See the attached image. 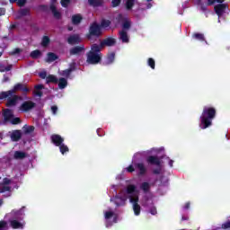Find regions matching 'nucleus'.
I'll return each mask as SVG.
<instances>
[{
  "instance_id": "obj_1",
  "label": "nucleus",
  "mask_w": 230,
  "mask_h": 230,
  "mask_svg": "<svg viewBox=\"0 0 230 230\" xmlns=\"http://www.w3.org/2000/svg\"><path fill=\"white\" fill-rule=\"evenodd\" d=\"M19 91L22 92L23 96H26L30 93V88L26 84L17 83L13 89L0 93V100H6L7 98L5 107H15L19 101H22V96L15 94Z\"/></svg>"
},
{
  "instance_id": "obj_2",
  "label": "nucleus",
  "mask_w": 230,
  "mask_h": 230,
  "mask_svg": "<svg viewBox=\"0 0 230 230\" xmlns=\"http://www.w3.org/2000/svg\"><path fill=\"white\" fill-rule=\"evenodd\" d=\"M26 207H22L20 209H13L10 213L9 226L12 229H24V209Z\"/></svg>"
},
{
  "instance_id": "obj_3",
  "label": "nucleus",
  "mask_w": 230,
  "mask_h": 230,
  "mask_svg": "<svg viewBox=\"0 0 230 230\" xmlns=\"http://www.w3.org/2000/svg\"><path fill=\"white\" fill-rule=\"evenodd\" d=\"M217 118V109L214 107L205 106L203 111L199 117L200 124L199 127L202 130L209 128L213 125V120Z\"/></svg>"
},
{
  "instance_id": "obj_4",
  "label": "nucleus",
  "mask_w": 230,
  "mask_h": 230,
  "mask_svg": "<svg viewBox=\"0 0 230 230\" xmlns=\"http://www.w3.org/2000/svg\"><path fill=\"white\" fill-rule=\"evenodd\" d=\"M103 55L102 54V49L98 44L93 43L91 46V49L86 54V62L91 66H96L102 62Z\"/></svg>"
},
{
  "instance_id": "obj_5",
  "label": "nucleus",
  "mask_w": 230,
  "mask_h": 230,
  "mask_svg": "<svg viewBox=\"0 0 230 230\" xmlns=\"http://www.w3.org/2000/svg\"><path fill=\"white\" fill-rule=\"evenodd\" d=\"M103 35V31L102 30V26L96 22L91 23L88 33L86 34V39L88 40H94V39H100Z\"/></svg>"
},
{
  "instance_id": "obj_6",
  "label": "nucleus",
  "mask_w": 230,
  "mask_h": 230,
  "mask_svg": "<svg viewBox=\"0 0 230 230\" xmlns=\"http://www.w3.org/2000/svg\"><path fill=\"white\" fill-rule=\"evenodd\" d=\"M147 164L151 166H157V169L153 170L155 175H159L161 173V159L157 155H149L146 158Z\"/></svg>"
},
{
  "instance_id": "obj_7",
  "label": "nucleus",
  "mask_w": 230,
  "mask_h": 230,
  "mask_svg": "<svg viewBox=\"0 0 230 230\" xmlns=\"http://www.w3.org/2000/svg\"><path fill=\"white\" fill-rule=\"evenodd\" d=\"M129 202L133 205V211L136 217L141 215V206L139 205V196L137 194L129 196Z\"/></svg>"
},
{
  "instance_id": "obj_8",
  "label": "nucleus",
  "mask_w": 230,
  "mask_h": 230,
  "mask_svg": "<svg viewBox=\"0 0 230 230\" xmlns=\"http://www.w3.org/2000/svg\"><path fill=\"white\" fill-rule=\"evenodd\" d=\"M37 107V103L33 102V101H25L20 106V111L22 112H30V111H33Z\"/></svg>"
},
{
  "instance_id": "obj_9",
  "label": "nucleus",
  "mask_w": 230,
  "mask_h": 230,
  "mask_svg": "<svg viewBox=\"0 0 230 230\" xmlns=\"http://www.w3.org/2000/svg\"><path fill=\"white\" fill-rule=\"evenodd\" d=\"M83 53H85V46L84 45H79V46H75L69 49V55L70 57L76 56L80 57Z\"/></svg>"
},
{
  "instance_id": "obj_10",
  "label": "nucleus",
  "mask_w": 230,
  "mask_h": 230,
  "mask_svg": "<svg viewBox=\"0 0 230 230\" xmlns=\"http://www.w3.org/2000/svg\"><path fill=\"white\" fill-rule=\"evenodd\" d=\"M135 170H137L138 177H145L146 175V172H148V169H146V166L144 163H135L134 164Z\"/></svg>"
},
{
  "instance_id": "obj_11",
  "label": "nucleus",
  "mask_w": 230,
  "mask_h": 230,
  "mask_svg": "<svg viewBox=\"0 0 230 230\" xmlns=\"http://www.w3.org/2000/svg\"><path fill=\"white\" fill-rule=\"evenodd\" d=\"M107 46L108 48H111L112 46H116V39L109 37L101 41L98 45L99 49H103Z\"/></svg>"
},
{
  "instance_id": "obj_12",
  "label": "nucleus",
  "mask_w": 230,
  "mask_h": 230,
  "mask_svg": "<svg viewBox=\"0 0 230 230\" xmlns=\"http://www.w3.org/2000/svg\"><path fill=\"white\" fill-rule=\"evenodd\" d=\"M226 8H227V4L222 3L215 5L214 11L218 17H222V15H224V13H226Z\"/></svg>"
},
{
  "instance_id": "obj_13",
  "label": "nucleus",
  "mask_w": 230,
  "mask_h": 230,
  "mask_svg": "<svg viewBox=\"0 0 230 230\" xmlns=\"http://www.w3.org/2000/svg\"><path fill=\"white\" fill-rule=\"evenodd\" d=\"M82 42V38L78 34H72L67 38V43L70 46H75V44H80Z\"/></svg>"
},
{
  "instance_id": "obj_14",
  "label": "nucleus",
  "mask_w": 230,
  "mask_h": 230,
  "mask_svg": "<svg viewBox=\"0 0 230 230\" xmlns=\"http://www.w3.org/2000/svg\"><path fill=\"white\" fill-rule=\"evenodd\" d=\"M50 139L55 146H60L64 144V137L60 135L54 134L50 137Z\"/></svg>"
},
{
  "instance_id": "obj_15",
  "label": "nucleus",
  "mask_w": 230,
  "mask_h": 230,
  "mask_svg": "<svg viewBox=\"0 0 230 230\" xmlns=\"http://www.w3.org/2000/svg\"><path fill=\"white\" fill-rule=\"evenodd\" d=\"M119 39L123 44H128V42H129L130 40V39L128 38V33L125 30H121L119 32Z\"/></svg>"
},
{
  "instance_id": "obj_16",
  "label": "nucleus",
  "mask_w": 230,
  "mask_h": 230,
  "mask_svg": "<svg viewBox=\"0 0 230 230\" xmlns=\"http://www.w3.org/2000/svg\"><path fill=\"white\" fill-rule=\"evenodd\" d=\"M0 193H4V197L5 198L12 197V187L2 185L0 187Z\"/></svg>"
},
{
  "instance_id": "obj_17",
  "label": "nucleus",
  "mask_w": 230,
  "mask_h": 230,
  "mask_svg": "<svg viewBox=\"0 0 230 230\" xmlns=\"http://www.w3.org/2000/svg\"><path fill=\"white\" fill-rule=\"evenodd\" d=\"M49 8L55 19H62V13H60V12L57 10V6L55 5V4H51Z\"/></svg>"
},
{
  "instance_id": "obj_18",
  "label": "nucleus",
  "mask_w": 230,
  "mask_h": 230,
  "mask_svg": "<svg viewBox=\"0 0 230 230\" xmlns=\"http://www.w3.org/2000/svg\"><path fill=\"white\" fill-rule=\"evenodd\" d=\"M192 39L194 40H199V42H206V44H208V41L206 40V37L204 36V33L194 32L192 34Z\"/></svg>"
},
{
  "instance_id": "obj_19",
  "label": "nucleus",
  "mask_w": 230,
  "mask_h": 230,
  "mask_svg": "<svg viewBox=\"0 0 230 230\" xmlns=\"http://www.w3.org/2000/svg\"><path fill=\"white\" fill-rule=\"evenodd\" d=\"M21 137H22V133L21 130H13L11 134V139L12 141L17 142L20 141Z\"/></svg>"
},
{
  "instance_id": "obj_20",
  "label": "nucleus",
  "mask_w": 230,
  "mask_h": 230,
  "mask_svg": "<svg viewBox=\"0 0 230 230\" xmlns=\"http://www.w3.org/2000/svg\"><path fill=\"white\" fill-rule=\"evenodd\" d=\"M4 120V121H10L12 118H13V111L10 109H5L3 113Z\"/></svg>"
},
{
  "instance_id": "obj_21",
  "label": "nucleus",
  "mask_w": 230,
  "mask_h": 230,
  "mask_svg": "<svg viewBox=\"0 0 230 230\" xmlns=\"http://www.w3.org/2000/svg\"><path fill=\"white\" fill-rule=\"evenodd\" d=\"M83 19H84V17H82V14H80V13L74 14L72 16V23L75 26H77V24H80V22H82Z\"/></svg>"
},
{
  "instance_id": "obj_22",
  "label": "nucleus",
  "mask_w": 230,
  "mask_h": 230,
  "mask_svg": "<svg viewBox=\"0 0 230 230\" xmlns=\"http://www.w3.org/2000/svg\"><path fill=\"white\" fill-rule=\"evenodd\" d=\"M140 190L144 192V193H150V190H151V185L149 182L147 181H144L141 183L140 185Z\"/></svg>"
},
{
  "instance_id": "obj_23",
  "label": "nucleus",
  "mask_w": 230,
  "mask_h": 230,
  "mask_svg": "<svg viewBox=\"0 0 230 230\" xmlns=\"http://www.w3.org/2000/svg\"><path fill=\"white\" fill-rule=\"evenodd\" d=\"M88 4L93 8H98V6H103V0H88Z\"/></svg>"
},
{
  "instance_id": "obj_24",
  "label": "nucleus",
  "mask_w": 230,
  "mask_h": 230,
  "mask_svg": "<svg viewBox=\"0 0 230 230\" xmlns=\"http://www.w3.org/2000/svg\"><path fill=\"white\" fill-rule=\"evenodd\" d=\"M18 19H21V17H26V15H31V9L30 8H23V9H21L19 12H18Z\"/></svg>"
},
{
  "instance_id": "obj_25",
  "label": "nucleus",
  "mask_w": 230,
  "mask_h": 230,
  "mask_svg": "<svg viewBox=\"0 0 230 230\" xmlns=\"http://www.w3.org/2000/svg\"><path fill=\"white\" fill-rule=\"evenodd\" d=\"M55 60H58V56L54 52H49L47 54V62H55Z\"/></svg>"
},
{
  "instance_id": "obj_26",
  "label": "nucleus",
  "mask_w": 230,
  "mask_h": 230,
  "mask_svg": "<svg viewBox=\"0 0 230 230\" xmlns=\"http://www.w3.org/2000/svg\"><path fill=\"white\" fill-rule=\"evenodd\" d=\"M130 28H132V22L128 18H126V20L122 23V30H124V31H127Z\"/></svg>"
},
{
  "instance_id": "obj_27",
  "label": "nucleus",
  "mask_w": 230,
  "mask_h": 230,
  "mask_svg": "<svg viewBox=\"0 0 230 230\" xmlns=\"http://www.w3.org/2000/svg\"><path fill=\"white\" fill-rule=\"evenodd\" d=\"M47 84H58V78L53 75H49L46 79Z\"/></svg>"
},
{
  "instance_id": "obj_28",
  "label": "nucleus",
  "mask_w": 230,
  "mask_h": 230,
  "mask_svg": "<svg viewBox=\"0 0 230 230\" xmlns=\"http://www.w3.org/2000/svg\"><path fill=\"white\" fill-rule=\"evenodd\" d=\"M14 159L19 160V159H25L26 157V153L22 151H15L13 155Z\"/></svg>"
},
{
  "instance_id": "obj_29",
  "label": "nucleus",
  "mask_w": 230,
  "mask_h": 230,
  "mask_svg": "<svg viewBox=\"0 0 230 230\" xmlns=\"http://www.w3.org/2000/svg\"><path fill=\"white\" fill-rule=\"evenodd\" d=\"M58 82L59 89H66L67 87V79L61 77Z\"/></svg>"
},
{
  "instance_id": "obj_30",
  "label": "nucleus",
  "mask_w": 230,
  "mask_h": 230,
  "mask_svg": "<svg viewBox=\"0 0 230 230\" xmlns=\"http://www.w3.org/2000/svg\"><path fill=\"white\" fill-rule=\"evenodd\" d=\"M51 42V40L49 39V36H43L41 39V46L42 48H48L49 46V43Z\"/></svg>"
},
{
  "instance_id": "obj_31",
  "label": "nucleus",
  "mask_w": 230,
  "mask_h": 230,
  "mask_svg": "<svg viewBox=\"0 0 230 230\" xmlns=\"http://www.w3.org/2000/svg\"><path fill=\"white\" fill-rule=\"evenodd\" d=\"M115 58H116V53L111 52V54H109V55L107 56L106 64H107L108 66L111 65V64H112V63L114 62Z\"/></svg>"
},
{
  "instance_id": "obj_32",
  "label": "nucleus",
  "mask_w": 230,
  "mask_h": 230,
  "mask_svg": "<svg viewBox=\"0 0 230 230\" xmlns=\"http://www.w3.org/2000/svg\"><path fill=\"white\" fill-rule=\"evenodd\" d=\"M126 10H132L134 4H136V0H126Z\"/></svg>"
},
{
  "instance_id": "obj_33",
  "label": "nucleus",
  "mask_w": 230,
  "mask_h": 230,
  "mask_svg": "<svg viewBox=\"0 0 230 230\" xmlns=\"http://www.w3.org/2000/svg\"><path fill=\"white\" fill-rule=\"evenodd\" d=\"M23 132H24V134H31L32 132H35V127L34 126H24Z\"/></svg>"
},
{
  "instance_id": "obj_34",
  "label": "nucleus",
  "mask_w": 230,
  "mask_h": 230,
  "mask_svg": "<svg viewBox=\"0 0 230 230\" xmlns=\"http://www.w3.org/2000/svg\"><path fill=\"white\" fill-rule=\"evenodd\" d=\"M31 58H39V57H41L42 56V52L39 49H36V50H33L31 52Z\"/></svg>"
},
{
  "instance_id": "obj_35",
  "label": "nucleus",
  "mask_w": 230,
  "mask_h": 230,
  "mask_svg": "<svg viewBox=\"0 0 230 230\" xmlns=\"http://www.w3.org/2000/svg\"><path fill=\"white\" fill-rule=\"evenodd\" d=\"M126 191L128 195H132L136 191V185L134 184H129L127 186Z\"/></svg>"
},
{
  "instance_id": "obj_36",
  "label": "nucleus",
  "mask_w": 230,
  "mask_h": 230,
  "mask_svg": "<svg viewBox=\"0 0 230 230\" xmlns=\"http://www.w3.org/2000/svg\"><path fill=\"white\" fill-rule=\"evenodd\" d=\"M28 2V0H9V3H17V5L20 7H22L26 4V3Z\"/></svg>"
},
{
  "instance_id": "obj_37",
  "label": "nucleus",
  "mask_w": 230,
  "mask_h": 230,
  "mask_svg": "<svg viewBox=\"0 0 230 230\" xmlns=\"http://www.w3.org/2000/svg\"><path fill=\"white\" fill-rule=\"evenodd\" d=\"M10 226H8V222L4 220H0V230H8Z\"/></svg>"
},
{
  "instance_id": "obj_38",
  "label": "nucleus",
  "mask_w": 230,
  "mask_h": 230,
  "mask_svg": "<svg viewBox=\"0 0 230 230\" xmlns=\"http://www.w3.org/2000/svg\"><path fill=\"white\" fill-rule=\"evenodd\" d=\"M101 26V30L102 28H109V26H111V21L110 20H102L101 22V24H99Z\"/></svg>"
},
{
  "instance_id": "obj_39",
  "label": "nucleus",
  "mask_w": 230,
  "mask_h": 230,
  "mask_svg": "<svg viewBox=\"0 0 230 230\" xmlns=\"http://www.w3.org/2000/svg\"><path fill=\"white\" fill-rule=\"evenodd\" d=\"M72 0H60V4L63 8H69Z\"/></svg>"
},
{
  "instance_id": "obj_40",
  "label": "nucleus",
  "mask_w": 230,
  "mask_h": 230,
  "mask_svg": "<svg viewBox=\"0 0 230 230\" xmlns=\"http://www.w3.org/2000/svg\"><path fill=\"white\" fill-rule=\"evenodd\" d=\"M59 146V150L61 152V154L64 155V154H66V152H69V147H67V146L61 144Z\"/></svg>"
},
{
  "instance_id": "obj_41",
  "label": "nucleus",
  "mask_w": 230,
  "mask_h": 230,
  "mask_svg": "<svg viewBox=\"0 0 230 230\" xmlns=\"http://www.w3.org/2000/svg\"><path fill=\"white\" fill-rule=\"evenodd\" d=\"M147 64H148L149 67H151V69H155V60H154V58H149L147 59Z\"/></svg>"
},
{
  "instance_id": "obj_42",
  "label": "nucleus",
  "mask_w": 230,
  "mask_h": 230,
  "mask_svg": "<svg viewBox=\"0 0 230 230\" xmlns=\"http://www.w3.org/2000/svg\"><path fill=\"white\" fill-rule=\"evenodd\" d=\"M127 19H128V18L125 17V16H124L123 14H121V13L118 14L117 17H116L117 22H122V23H123Z\"/></svg>"
},
{
  "instance_id": "obj_43",
  "label": "nucleus",
  "mask_w": 230,
  "mask_h": 230,
  "mask_svg": "<svg viewBox=\"0 0 230 230\" xmlns=\"http://www.w3.org/2000/svg\"><path fill=\"white\" fill-rule=\"evenodd\" d=\"M4 71H12V65H9L7 66L0 65V73H4Z\"/></svg>"
},
{
  "instance_id": "obj_44",
  "label": "nucleus",
  "mask_w": 230,
  "mask_h": 230,
  "mask_svg": "<svg viewBox=\"0 0 230 230\" xmlns=\"http://www.w3.org/2000/svg\"><path fill=\"white\" fill-rule=\"evenodd\" d=\"M221 229H224V230L230 229V219L221 225Z\"/></svg>"
},
{
  "instance_id": "obj_45",
  "label": "nucleus",
  "mask_w": 230,
  "mask_h": 230,
  "mask_svg": "<svg viewBox=\"0 0 230 230\" xmlns=\"http://www.w3.org/2000/svg\"><path fill=\"white\" fill-rule=\"evenodd\" d=\"M71 73H72L71 70L67 68L62 71L61 75L65 76L66 78H69V76H71Z\"/></svg>"
},
{
  "instance_id": "obj_46",
  "label": "nucleus",
  "mask_w": 230,
  "mask_h": 230,
  "mask_svg": "<svg viewBox=\"0 0 230 230\" xmlns=\"http://www.w3.org/2000/svg\"><path fill=\"white\" fill-rule=\"evenodd\" d=\"M19 53H22V49L16 48L14 49L13 51H11L9 53V55H11L12 57L15 56V55H19Z\"/></svg>"
},
{
  "instance_id": "obj_47",
  "label": "nucleus",
  "mask_w": 230,
  "mask_h": 230,
  "mask_svg": "<svg viewBox=\"0 0 230 230\" xmlns=\"http://www.w3.org/2000/svg\"><path fill=\"white\" fill-rule=\"evenodd\" d=\"M104 217H105L106 220H109L110 218H112V217H114V212L106 211L104 214Z\"/></svg>"
},
{
  "instance_id": "obj_48",
  "label": "nucleus",
  "mask_w": 230,
  "mask_h": 230,
  "mask_svg": "<svg viewBox=\"0 0 230 230\" xmlns=\"http://www.w3.org/2000/svg\"><path fill=\"white\" fill-rule=\"evenodd\" d=\"M226 0H208V6H211L212 4H215V3L222 4Z\"/></svg>"
},
{
  "instance_id": "obj_49",
  "label": "nucleus",
  "mask_w": 230,
  "mask_h": 230,
  "mask_svg": "<svg viewBox=\"0 0 230 230\" xmlns=\"http://www.w3.org/2000/svg\"><path fill=\"white\" fill-rule=\"evenodd\" d=\"M68 70L73 73V71H76V62H72L69 64Z\"/></svg>"
},
{
  "instance_id": "obj_50",
  "label": "nucleus",
  "mask_w": 230,
  "mask_h": 230,
  "mask_svg": "<svg viewBox=\"0 0 230 230\" xmlns=\"http://www.w3.org/2000/svg\"><path fill=\"white\" fill-rule=\"evenodd\" d=\"M12 125H19L21 123V118L16 117L11 120Z\"/></svg>"
},
{
  "instance_id": "obj_51",
  "label": "nucleus",
  "mask_w": 230,
  "mask_h": 230,
  "mask_svg": "<svg viewBox=\"0 0 230 230\" xmlns=\"http://www.w3.org/2000/svg\"><path fill=\"white\" fill-rule=\"evenodd\" d=\"M119 4H121V0H112L111 1L112 8H116Z\"/></svg>"
},
{
  "instance_id": "obj_52",
  "label": "nucleus",
  "mask_w": 230,
  "mask_h": 230,
  "mask_svg": "<svg viewBox=\"0 0 230 230\" xmlns=\"http://www.w3.org/2000/svg\"><path fill=\"white\" fill-rule=\"evenodd\" d=\"M3 184H4V186H8V184H12V180H10L8 178H4Z\"/></svg>"
},
{
  "instance_id": "obj_53",
  "label": "nucleus",
  "mask_w": 230,
  "mask_h": 230,
  "mask_svg": "<svg viewBox=\"0 0 230 230\" xmlns=\"http://www.w3.org/2000/svg\"><path fill=\"white\" fill-rule=\"evenodd\" d=\"M39 76H40V78H41L42 80H46V79L48 78V73H46V72H40V73L39 74Z\"/></svg>"
},
{
  "instance_id": "obj_54",
  "label": "nucleus",
  "mask_w": 230,
  "mask_h": 230,
  "mask_svg": "<svg viewBox=\"0 0 230 230\" xmlns=\"http://www.w3.org/2000/svg\"><path fill=\"white\" fill-rule=\"evenodd\" d=\"M127 172H128V173H132L133 172H136L135 166L129 165L128 167H127Z\"/></svg>"
},
{
  "instance_id": "obj_55",
  "label": "nucleus",
  "mask_w": 230,
  "mask_h": 230,
  "mask_svg": "<svg viewBox=\"0 0 230 230\" xmlns=\"http://www.w3.org/2000/svg\"><path fill=\"white\" fill-rule=\"evenodd\" d=\"M40 10H41V12H48V10H49V7L48 5H40Z\"/></svg>"
},
{
  "instance_id": "obj_56",
  "label": "nucleus",
  "mask_w": 230,
  "mask_h": 230,
  "mask_svg": "<svg viewBox=\"0 0 230 230\" xmlns=\"http://www.w3.org/2000/svg\"><path fill=\"white\" fill-rule=\"evenodd\" d=\"M34 94H35V96H39V98H42L43 93L40 90H35Z\"/></svg>"
},
{
  "instance_id": "obj_57",
  "label": "nucleus",
  "mask_w": 230,
  "mask_h": 230,
  "mask_svg": "<svg viewBox=\"0 0 230 230\" xmlns=\"http://www.w3.org/2000/svg\"><path fill=\"white\" fill-rule=\"evenodd\" d=\"M35 91H40L41 89H44V84H37L34 86Z\"/></svg>"
},
{
  "instance_id": "obj_58",
  "label": "nucleus",
  "mask_w": 230,
  "mask_h": 230,
  "mask_svg": "<svg viewBox=\"0 0 230 230\" xmlns=\"http://www.w3.org/2000/svg\"><path fill=\"white\" fill-rule=\"evenodd\" d=\"M151 215H157V208L155 207H152L150 208Z\"/></svg>"
},
{
  "instance_id": "obj_59",
  "label": "nucleus",
  "mask_w": 230,
  "mask_h": 230,
  "mask_svg": "<svg viewBox=\"0 0 230 230\" xmlns=\"http://www.w3.org/2000/svg\"><path fill=\"white\" fill-rule=\"evenodd\" d=\"M58 111V107H57L56 105L51 107V111L53 114H57Z\"/></svg>"
},
{
  "instance_id": "obj_60",
  "label": "nucleus",
  "mask_w": 230,
  "mask_h": 230,
  "mask_svg": "<svg viewBox=\"0 0 230 230\" xmlns=\"http://www.w3.org/2000/svg\"><path fill=\"white\" fill-rule=\"evenodd\" d=\"M6 13V9L0 7V17Z\"/></svg>"
},
{
  "instance_id": "obj_61",
  "label": "nucleus",
  "mask_w": 230,
  "mask_h": 230,
  "mask_svg": "<svg viewBox=\"0 0 230 230\" xmlns=\"http://www.w3.org/2000/svg\"><path fill=\"white\" fill-rule=\"evenodd\" d=\"M190 202L185 203L183 209H190Z\"/></svg>"
},
{
  "instance_id": "obj_62",
  "label": "nucleus",
  "mask_w": 230,
  "mask_h": 230,
  "mask_svg": "<svg viewBox=\"0 0 230 230\" xmlns=\"http://www.w3.org/2000/svg\"><path fill=\"white\" fill-rule=\"evenodd\" d=\"M184 220H190V217L188 216H182L181 222H184Z\"/></svg>"
},
{
  "instance_id": "obj_63",
  "label": "nucleus",
  "mask_w": 230,
  "mask_h": 230,
  "mask_svg": "<svg viewBox=\"0 0 230 230\" xmlns=\"http://www.w3.org/2000/svg\"><path fill=\"white\" fill-rule=\"evenodd\" d=\"M169 166L173 168V160H169Z\"/></svg>"
},
{
  "instance_id": "obj_64",
  "label": "nucleus",
  "mask_w": 230,
  "mask_h": 230,
  "mask_svg": "<svg viewBox=\"0 0 230 230\" xmlns=\"http://www.w3.org/2000/svg\"><path fill=\"white\" fill-rule=\"evenodd\" d=\"M100 132H102V129H97V134L100 137H103V135H102Z\"/></svg>"
}]
</instances>
